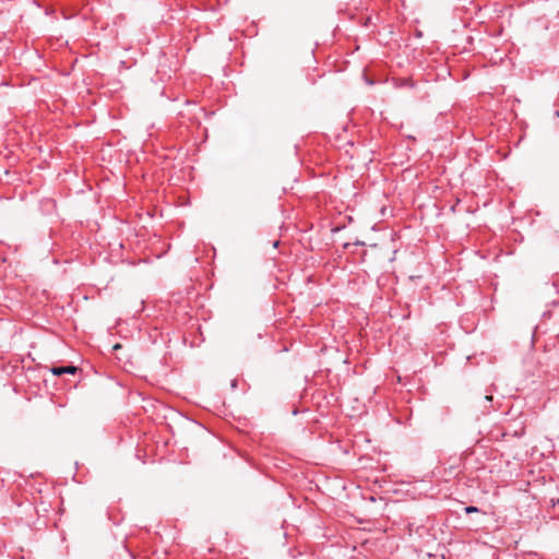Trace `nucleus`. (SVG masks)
Listing matches in <instances>:
<instances>
[{
	"label": "nucleus",
	"mask_w": 559,
	"mask_h": 559,
	"mask_svg": "<svg viewBox=\"0 0 559 559\" xmlns=\"http://www.w3.org/2000/svg\"><path fill=\"white\" fill-rule=\"evenodd\" d=\"M50 370L55 376L74 374L78 371V367L70 365L64 367H52Z\"/></svg>",
	"instance_id": "f257e3e1"
},
{
	"label": "nucleus",
	"mask_w": 559,
	"mask_h": 559,
	"mask_svg": "<svg viewBox=\"0 0 559 559\" xmlns=\"http://www.w3.org/2000/svg\"><path fill=\"white\" fill-rule=\"evenodd\" d=\"M465 513H477L479 512V509L477 507H474V506H468V507H465L464 509Z\"/></svg>",
	"instance_id": "f03ea898"
},
{
	"label": "nucleus",
	"mask_w": 559,
	"mask_h": 559,
	"mask_svg": "<svg viewBox=\"0 0 559 559\" xmlns=\"http://www.w3.org/2000/svg\"><path fill=\"white\" fill-rule=\"evenodd\" d=\"M120 347H121V345H120V344H116V345L114 346V348H115V349H119Z\"/></svg>",
	"instance_id": "7ed1b4c3"
}]
</instances>
